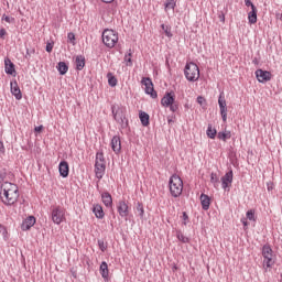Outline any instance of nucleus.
Wrapping results in <instances>:
<instances>
[{"label": "nucleus", "instance_id": "14", "mask_svg": "<svg viewBox=\"0 0 282 282\" xmlns=\"http://www.w3.org/2000/svg\"><path fill=\"white\" fill-rule=\"evenodd\" d=\"M172 102H175V93H166L163 98L161 99V105L163 107H169Z\"/></svg>", "mask_w": 282, "mask_h": 282}, {"label": "nucleus", "instance_id": "46", "mask_svg": "<svg viewBox=\"0 0 282 282\" xmlns=\"http://www.w3.org/2000/svg\"><path fill=\"white\" fill-rule=\"evenodd\" d=\"M183 226H186V221H188V214L186 212H183Z\"/></svg>", "mask_w": 282, "mask_h": 282}, {"label": "nucleus", "instance_id": "52", "mask_svg": "<svg viewBox=\"0 0 282 282\" xmlns=\"http://www.w3.org/2000/svg\"><path fill=\"white\" fill-rule=\"evenodd\" d=\"M241 224H242L243 226H248V220H246V218H242V219H241Z\"/></svg>", "mask_w": 282, "mask_h": 282}, {"label": "nucleus", "instance_id": "6", "mask_svg": "<svg viewBox=\"0 0 282 282\" xmlns=\"http://www.w3.org/2000/svg\"><path fill=\"white\" fill-rule=\"evenodd\" d=\"M102 43L106 47H116V43H118V33L113 30L106 29L102 32Z\"/></svg>", "mask_w": 282, "mask_h": 282}, {"label": "nucleus", "instance_id": "51", "mask_svg": "<svg viewBox=\"0 0 282 282\" xmlns=\"http://www.w3.org/2000/svg\"><path fill=\"white\" fill-rule=\"evenodd\" d=\"M6 151V147H3V142L0 141V153H3Z\"/></svg>", "mask_w": 282, "mask_h": 282}, {"label": "nucleus", "instance_id": "28", "mask_svg": "<svg viewBox=\"0 0 282 282\" xmlns=\"http://www.w3.org/2000/svg\"><path fill=\"white\" fill-rule=\"evenodd\" d=\"M176 7H177V1L176 0H166L164 2L165 12H169V10H175Z\"/></svg>", "mask_w": 282, "mask_h": 282}, {"label": "nucleus", "instance_id": "25", "mask_svg": "<svg viewBox=\"0 0 282 282\" xmlns=\"http://www.w3.org/2000/svg\"><path fill=\"white\" fill-rule=\"evenodd\" d=\"M57 72L61 74V76H65V74L69 72V66H67V63L65 62H59L57 64Z\"/></svg>", "mask_w": 282, "mask_h": 282}, {"label": "nucleus", "instance_id": "2", "mask_svg": "<svg viewBox=\"0 0 282 282\" xmlns=\"http://www.w3.org/2000/svg\"><path fill=\"white\" fill-rule=\"evenodd\" d=\"M112 116L121 129H127L129 127V120H127V115L124 113V108L120 106H111Z\"/></svg>", "mask_w": 282, "mask_h": 282}, {"label": "nucleus", "instance_id": "13", "mask_svg": "<svg viewBox=\"0 0 282 282\" xmlns=\"http://www.w3.org/2000/svg\"><path fill=\"white\" fill-rule=\"evenodd\" d=\"M117 210L120 217H129V205H127V202L119 200L117 205Z\"/></svg>", "mask_w": 282, "mask_h": 282}, {"label": "nucleus", "instance_id": "50", "mask_svg": "<svg viewBox=\"0 0 282 282\" xmlns=\"http://www.w3.org/2000/svg\"><path fill=\"white\" fill-rule=\"evenodd\" d=\"M43 131V126L35 127V132L41 133Z\"/></svg>", "mask_w": 282, "mask_h": 282}, {"label": "nucleus", "instance_id": "15", "mask_svg": "<svg viewBox=\"0 0 282 282\" xmlns=\"http://www.w3.org/2000/svg\"><path fill=\"white\" fill-rule=\"evenodd\" d=\"M58 171L61 177H68L69 176V163L67 161H62L58 165Z\"/></svg>", "mask_w": 282, "mask_h": 282}, {"label": "nucleus", "instance_id": "7", "mask_svg": "<svg viewBox=\"0 0 282 282\" xmlns=\"http://www.w3.org/2000/svg\"><path fill=\"white\" fill-rule=\"evenodd\" d=\"M272 247H270V245H264L262 247L263 268H271L274 265V260H272Z\"/></svg>", "mask_w": 282, "mask_h": 282}, {"label": "nucleus", "instance_id": "33", "mask_svg": "<svg viewBox=\"0 0 282 282\" xmlns=\"http://www.w3.org/2000/svg\"><path fill=\"white\" fill-rule=\"evenodd\" d=\"M36 54V50L34 48H26V53L24 55L25 61H31L32 56Z\"/></svg>", "mask_w": 282, "mask_h": 282}, {"label": "nucleus", "instance_id": "32", "mask_svg": "<svg viewBox=\"0 0 282 282\" xmlns=\"http://www.w3.org/2000/svg\"><path fill=\"white\" fill-rule=\"evenodd\" d=\"M135 210L140 217V219H144V205L140 202L137 203Z\"/></svg>", "mask_w": 282, "mask_h": 282}, {"label": "nucleus", "instance_id": "21", "mask_svg": "<svg viewBox=\"0 0 282 282\" xmlns=\"http://www.w3.org/2000/svg\"><path fill=\"white\" fill-rule=\"evenodd\" d=\"M75 65H76L77 72H83V69L85 68V56L77 55L75 57Z\"/></svg>", "mask_w": 282, "mask_h": 282}, {"label": "nucleus", "instance_id": "45", "mask_svg": "<svg viewBox=\"0 0 282 282\" xmlns=\"http://www.w3.org/2000/svg\"><path fill=\"white\" fill-rule=\"evenodd\" d=\"M245 6H246L247 8H251V10H252V7H254V3H252L251 0H245Z\"/></svg>", "mask_w": 282, "mask_h": 282}, {"label": "nucleus", "instance_id": "43", "mask_svg": "<svg viewBox=\"0 0 282 282\" xmlns=\"http://www.w3.org/2000/svg\"><path fill=\"white\" fill-rule=\"evenodd\" d=\"M54 50V42H47L46 43V52L52 53V51Z\"/></svg>", "mask_w": 282, "mask_h": 282}, {"label": "nucleus", "instance_id": "42", "mask_svg": "<svg viewBox=\"0 0 282 282\" xmlns=\"http://www.w3.org/2000/svg\"><path fill=\"white\" fill-rule=\"evenodd\" d=\"M2 21H6V23H14V18H10V17L3 14Z\"/></svg>", "mask_w": 282, "mask_h": 282}, {"label": "nucleus", "instance_id": "49", "mask_svg": "<svg viewBox=\"0 0 282 282\" xmlns=\"http://www.w3.org/2000/svg\"><path fill=\"white\" fill-rule=\"evenodd\" d=\"M6 177H7L6 172H1L0 173V184L3 182V180H6Z\"/></svg>", "mask_w": 282, "mask_h": 282}, {"label": "nucleus", "instance_id": "20", "mask_svg": "<svg viewBox=\"0 0 282 282\" xmlns=\"http://www.w3.org/2000/svg\"><path fill=\"white\" fill-rule=\"evenodd\" d=\"M99 272L105 281H109V265L105 261L101 262Z\"/></svg>", "mask_w": 282, "mask_h": 282}, {"label": "nucleus", "instance_id": "18", "mask_svg": "<svg viewBox=\"0 0 282 282\" xmlns=\"http://www.w3.org/2000/svg\"><path fill=\"white\" fill-rule=\"evenodd\" d=\"M34 224H36V218L34 216H29L25 220L22 221L21 228L22 230H30Z\"/></svg>", "mask_w": 282, "mask_h": 282}, {"label": "nucleus", "instance_id": "47", "mask_svg": "<svg viewBox=\"0 0 282 282\" xmlns=\"http://www.w3.org/2000/svg\"><path fill=\"white\" fill-rule=\"evenodd\" d=\"M6 34H8V32L6 31V29H1L0 30V39H6Z\"/></svg>", "mask_w": 282, "mask_h": 282}, {"label": "nucleus", "instance_id": "31", "mask_svg": "<svg viewBox=\"0 0 282 282\" xmlns=\"http://www.w3.org/2000/svg\"><path fill=\"white\" fill-rule=\"evenodd\" d=\"M107 78H108V85L110 87H116V85H118V78L113 76V73H108Z\"/></svg>", "mask_w": 282, "mask_h": 282}, {"label": "nucleus", "instance_id": "1", "mask_svg": "<svg viewBox=\"0 0 282 282\" xmlns=\"http://www.w3.org/2000/svg\"><path fill=\"white\" fill-rule=\"evenodd\" d=\"M0 197L6 206H14L19 200V186L10 182L2 183L0 186Z\"/></svg>", "mask_w": 282, "mask_h": 282}, {"label": "nucleus", "instance_id": "26", "mask_svg": "<svg viewBox=\"0 0 282 282\" xmlns=\"http://www.w3.org/2000/svg\"><path fill=\"white\" fill-rule=\"evenodd\" d=\"M248 21L251 25L257 23V7H252L251 11L248 13Z\"/></svg>", "mask_w": 282, "mask_h": 282}, {"label": "nucleus", "instance_id": "48", "mask_svg": "<svg viewBox=\"0 0 282 282\" xmlns=\"http://www.w3.org/2000/svg\"><path fill=\"white\" fill-rule=\"evenodd\" d=\"M197 102H198V105H204V102H206V99L202 96H198L197 97Z\"/></svg>", "mask_w": 282, "mask_h": 282}, {"label": "nucleus", "instance_id": "39", "mask_svg": "<svg viewBox=\"0 0 282 282\" xmlns=\"http://www.w3.org/2000/svg\"><path fill=\"white\" fill-rule=\"evenodd\" d=\"M247 219H249V221H254V210L250 209L247 212Z\"/></svg>", "mask_w": 282, "mask_h": 282}, {"label": "nucleus", "instance_id": "19", "mask_svg": "<svg viewBox=\"0 0 282 282\" xmlns=\"http://www.w3.org/2000/svg\"><path fill=\"white\" fill-rule=\"evenodd\" d=\"M111 149L116 153L122 150V142L120 141V137L115 135L111 140Z\"/></svg>", "mask_w": 282, "mask_h": 282}, {"label": "nucleus", "instance_id": "5", "mask_svg": "<svg viewBox=\"0 0 282 282\" xmlns=\"http://www.w3.org/2000/svg\"><path fill=\"white\" fill-rule=\"evenodd\" d=\"M65 208L61 205L53 206L51 209V219L56 226H61L65 221Z\"/></svg>", "mask_w": 282, "mask_h": 282}, {"label": "nucleus", "instance_id": "12", "mask_svg": "<svg viewBox=\"0 0 282 282\" xmlns=\"http://www.w3.org/2000/svg\"><path fill=\"white\" fill-rule=\"evenodd\" d=\"M105 171H107V163L95 162V175L97 180H102V177H105Z\"/></svg>", "mask_w": 282, "mask_h": 282}, {"label": "nucleus", "instance_id": "11", "mask_svg": "<svg viewBox=\"0 0 282 282\" xmlns=\"http://www.w3.org/2000/svg\"><path fill=\"white\" fill-rule=\"evenodd\" d=\"M232 170H230L229 172H227L223 177H221V188H224V191H226L227 188H229V186H232Z\"/></svg>", "mask_w": 282, "mask_h": 282}, {"label": "nucleus", "instance_id": "27", "mask_svg": "<svg viewBox=\"0 0 282 282\" xmlns=\"http://www.w3.org/2000/svg\"><path fill=\"white\" fill-rule=\"evenodd\" d=\"M139 118H140V120H141V124L143 126V127H149V124H150V117H149V113H147V112H144V111H141L140 113H139Z\"/></svg>", "mask_w": 282, "mask_h": 282}, {"label": "nucleus", "instance_id": "10", "mask_svg": "<svg viewBox=\"0 0 282 282\" xmlns=\"http://www.w3.org/2000/svg\"><path fill=\"white\" fill-rule=\"evenodd\" d=\"M256 77L258 78L259 83H268V80L272 79V73L263 69H257Z\"/></svg>", "mask_w": 282, "mask_h": 282}, {"label": "nucleus", "instance_id": "44", "mask_svg": "<svg viewBox=\"0 0 282 282\" xmlns=\"http://www.w3.org/2000/svg\"><path fill=\"white\" fill-rule=\"evenodd\" d=\"M67 39L70 43H74V41H76V35L74 33H68Z\"/></svg>", "mask_w": 282, "mask_h": 282}, {"label": "nucleus", "instance_id": "38", "mask_svg": "<svg viewBox=\"0 0 282 282\" xmlns=\"http://www.w3.org/2000/svg\"><path fill=\"white\" fill-rule=\"evenodd\" d=\"M178 241H182V243H188L189 239L188 237L184 236V234H177Z\"/></svg>", "mask_w": 282, "mask_h": 282}, {"label": "nucleus", "instance_id": "4", "mask_svg": "<svg viewBox=\"0 0 282 282\" xmlns=\"http://www.w3.org/2000/svg\"><path fill=\"white\" fill-rule=\"evenodd\" d=\"M185 78L189 83H195L199 80V66L197 64L191 62L185 65L184 68Z\"/></svg>", "mask_w": 282, "mask_h": 282}, {"label": "nucleus", "instance_id": "22", "mask_svg": "<svg viewBox=\"0 0 282 282\" xmlns=\"http://www.w3.org/2000/svg\"><path fill=\"white\" fill-rule=\"evenodd\" d=\"M4 66H6V74H9L10 76L15 74L17 70L14 69V63H12L10 58L4 59Z\"/></svg>", "mask_w": 282, "mask_h": 282}, {"label": "nucleus", "instance_id": "9", "mask_svg": "<svg viewBox=\"0 0 282 282\" xmlns=\"http://www.w3.org/2000/svg\"><path fill=\"white\" fill-rule=\"evenodd\" d=\"M218 105L223 122H226V120H228V107L226 106V96L224 95V93H220L218 97Z\"/></svg>", "mask_w": 282, "mask_h": 282}, {"label": "nucleus", "instance_id": "3", "mask_svg": "<svg viewBox=\"0 0 282 282\" xmlns=\"http://www.w3.org/2000/svg\"><path fill=\"white\" fill-rule=\"evenodd\" d=\"M184 191V182L177 175H172L170 177V193L172 197H180Z\"/></svg>", "mask_w": 282, "mask_h": 282}, {"label": "nucleus", "instance_id": "37", "mask_svg": "<svg viewBox=\"0 0 282 282\" xmlns=\"http://www.w3.org/2000/svg\"><path fill=\"white\" fill-rule=\"evenodd\" d=\"M98 246H99V249L101 250V252H105V250H107V243L105 242V240L102 239H99L97 241Z\"/></svg>", "mask_w": 282, "mask_h": 282}, {"label": "nucleus", "instance_id": "41", "mask_svg": "<svg viewBox=\"0 0 282 282\" xmlns=\"http://www.w3.org/2000/svg\"><path fill=\"white\" fill-rule=\"evenodd\" d=\"M169 107H170V110L173 111V113H175V111H177V109H180V106L175 101L172 102Z\"/></svg>", "mask_w": 282, "mask_h": 282}, {"label": "nucleus", "instance_id": "55", "mask_svg": "<svg viewBox=\"0 0 282 282\" xmlns=\"http://www.w3.org/2000/svg\"><path fill=\"white\" fill-rule=\"evenodd\" d=\"M169 124H171V122H173V119H167Z\"/></svg>", "mask_w": 282, "mask_h": 282}, {"label": "nucleus", "instance_id": "29", "mask_svg": "<svg viewBox=\"0 0 282 282\" xmlns=\"http://www.w3.org/2000/svg\"><path fill=\"white\" fill-rule=\"evenodd\" d=\"M217 138L218 140H223V142H226V140H230V138H232V133L228 130H225L223 132H218Z\"/></svg>", "mask_w": 282, "mask_h": 282}, {"label": "nucleus", "instance_id": "24", "mask_svg": "<svg viewBox=\"0 0 282 282\" xmlns=\"http://www.w3.org/2000/svg\"><path fill=\"white\" fill-rule=\"evenodd\" d=\"M93 213L95 215V217H97V219H105V210H102V206L101 205H95L93 208Z\"/></svg>", "mask_w": 282, "mask_h": 282}, {"label": "nucleus", "instance_id": "17", "mask_svg": "<svg viewBox=\"0 0 282 282\" xmlns=\"http://www.w3.org/2000/svg\"><path fill=\"white\" fill-rule=\"evenodd\" d=\"M11 94L14 96L15 100H21V98H23L21 88H19V84H17V82H11Z\"/></svg>", "mask_w": 282, "mask_h": 282}, {"label": "nucleus", "instance_id": "30", "mask_svg": "<svg viewBox=\"0 0 282 282\" xmlns=\"http://www.w3.org/2000/svg\"><path fill=\"white\" fill-rule=\"evenodd\" d=\"M206 133L207 137L210 138V140H215V138L217 137V129H215L213 124H208Z\"/></svg>", "mask_w": 282, "mask_h": 282}, {"label": "nucleus", "instance_id": "8", "mask_svg": "<svg viewBox=\"0 0 282 282\" xmlns=\"http://www.w3.org/2000/svg\"><path fill=\"white\" fill-rule=\"evenodd\" d=\"M141 84L144 85L145 94L151 96V98H158V91L153 88V82L149 77H143Z\"/></svg>", "mask_w": 282, "mask_h": 282}, {"label": "nucleus", "instance_id": "53", "mask_svg": "<svg viewBox=\"0 0 282 282\" xmlns=\"http://www.w3.org/2000/svg\"><path fill=\"white\" fill-rule=\"evenodd\" d=\"M104 3H113V0H101Z\"/></svg>", "mask_w": 282, "mask_h": 282}, {"label": "nucleus", "instance_id": "40", "mask_svg": "<svg viewBox=\"0 0 282 282\" xmlns=\"http://www.w3.org/2000/svg\"><path fill=\"white\" fill-rule=\"evenodd\" d=\"M124 61L127 63V65L129 67H131V65H133V62L131 61V53H128L126 56H124Z\"/></svg>", "mask_w": 282, "mask_h": 282}, {"label": "nucleus", "instance_id": "16", "mask_svg": "<svg viewBox=\"0 0 282 282\" xmlns=\"http://www.w3.org/2000/svg\"><path fill=\"white\" fill-rule=\"evenodd\" d=\"M101 199L106 208H111L113 206V198L109 192H104L101 194Z\"/></svg>", "mask_w": 282, "mask_h": 282}, {"label": "nucleus", "instance_id": "54", "mask_svg": "<svg viewBox=\"0 0 282 282\" xmlns=\"http://www.w3.org/2000/svg\"><path fill=\"white\" fill-rule=\"evenodd\" d=\"M268 191H272V185H270V183H268Z\"/></svg>", "mask_w": 282, "mask_h": 282}, {"label": "nucleus", "instance_id": "36", "mask_svg": "<svg viewBox=\"0 0 282 282\" xmlns=\"http://www.w3.org/2000/svg\"><path fill=\"white\" fill-rule=\"evenodd\" d=\"M96 163H107L105 161V154L102 152H97L96 154Z\"/></svg>", "mask_w": 282, "mask_h": 282}, {"label": "nucleus", "instance_id": "23", "mask_svg": "<svg viewBox=\"0 0 282 282\" xmlns=\"http://www.w3.org/2000/svg\"><path fill=\"white\" fill-rule=\"evenodd\" d=\"M200 204H202L203 210H208V208H210V197L206 194H202Z\"/></svg>", "mask_w": 282, "mask_h": 282}, {"label": "nucleus", "instance_id": "34", "mask_svg": "<svg viewBox=\"0 0 282 282\" xmlns=\"http://www.w3.org/2000/svg\"><path fill=\"white\" fill-rule=\"evenodd\" d=\"M165 36H167L169 39H171L173 36V33H171V26L162 24L161 25Z\"/></svg>", "mask_w": 282, "mask_h": 282}, {"label": "nucleus", "instance_id": "35", "mask_svg": "<svg viewBox=\"0 0 282 282\" xmlns=\"http://www.w3.org/2000/svg\"><path fill=\"white\" fill-rule=\"evenodd\" d=\"M210 182H212V184H214L215 188H217V186L219 184V177L217 176V174H215V173L210 174Z\"/></svg>", "mask_w": 282, "mask_h": 282}]
</instances>
